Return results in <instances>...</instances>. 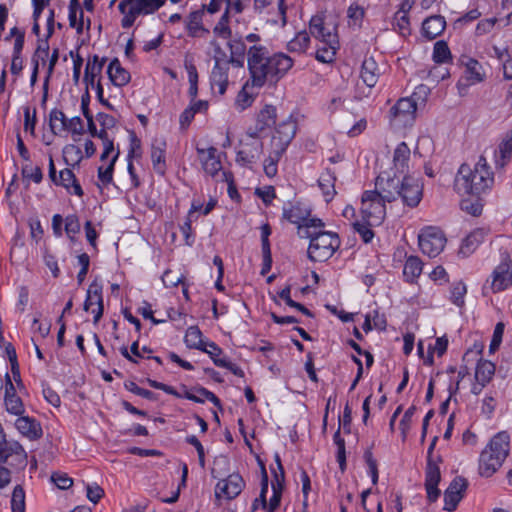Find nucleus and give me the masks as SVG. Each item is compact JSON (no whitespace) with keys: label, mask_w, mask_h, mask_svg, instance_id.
<instances>
[{"label":"nucleus","mask_w":512,"mask_h":512,"mask_svg":"<svg viewBox=\"0 0 512 512\" xmlns=\"http://www.w3.org/2000/svg\"><path fill=\"white\" fill-rule=\"evenodd\" d=\"M293 66V60L284 53L271 54L267 47L254 44L247 50V67L253 87H262L267 81L276 83Z\"/></svg>","instance_id":"1"},{"label":"nucleus","mask_w":512,"mask_h":512,"mask_svg":"<svg viewBox=\"0 0 512 512\" xmlns=\"http://www.w3.org/2000/svg\"><path fill=\"white\" fill-rule=\"evenodd\" d=\"M493 183V172L486 159L481 156L473 167L467 163L460 166L454 180V188L460 195H479L490 189Z\"/></svg>","instance_id":"2"},{"label":"nucleus","mask_w":512,"mask_h":512,"mask_svg":"<svg viewBox=\"0 0 512 512\" xmlns=\"http://www.w3.org/2000/svg\"><path fill=\"white\" fill-rule=\"evenodd\" d=\"M510 436L506 431L497 433L490 440L479 458V473L491 477L503 464L509 454Z\"/></svg>","instance_id":"3"},{"label":"nucleus","mask_w":512,"mask_h":512,"mask_svg":"<svg viewBox=\"0 0 512 512\" xmlns=\"http://www.w3.org/2000/svg\"><path fill=\"white\" fill-rule=\"evenodd\" d=\"M301 238L310 240L307 256L312 262H325L330 259L340 247L337 233L324 231L323 228L306 229Z\"/></svg>","instance_id":"4"},{"label":"nucleus","mask_w":512,"mask_h":512,"mask_svg":"<svg viewBox=\"0 0 512 512\" xmlns=\"http://www.w3.org/2000/svg\"><path fill=\"white\" fill-rule=\"evenodd\" d=\"M428 94L429 88L425 85H419L411 97L400 98L389 111L391 126L397 129L411 126L416 119L418 101L424 103Z\"/></svg>","instance_id":"5"},{"label":"nucleus","mask_w":512,"mask_h":512,"mask_svg":"<svg viewBox=\"0 0 512 512\" xmlns=\"http://www.w3.org/2000/svg\"><path fill=\"white\" fill-rule=\"evenodd\" d=\"M283 217L290 223L295 224L298 229V236L301 238L306 229L324 228V222L319 218H310V211L300 204L284 208Z\"/></svg>","instance_id":"6"},{"label":"nucleus","mask_w":512,"mask_h":512,"mask_svg":"<svg viewBox=\"0 0 512 512\" xmlns=\"http://www.w3.org/2000/svg\"><path fill=\"white\" fill-rule=\"evenodd\" d=\"M385 202L374 191H365L362 195L361 212L369 225L380 224L386 215Z\"/></svg>","instance_id":"7"},{"label":"nucleus","mask_w":512,"mask_h":512,"mask_svg":"<svg viewBox=\"0 0 512 512\" xmlns=\"http://www.w3.org/2000/svg\"><path fill=\"white\" fill-rule=\"evenodd\" d=\"M446 237L443 231L437 227H426L418 236L421 251L430 258L438 256L446 245Z\"/></svg>","instance_id":"8"},{"label":"nucleus","mask_w":512,"mask_h":512,"mask_svg":"<svg viewBox=\"0 0 512 512\" xmlns=\"http://www.w3.org/2000/svg\"><path fill=\"white\" fill-rule=\"evenodd\" d=\"M438 437L435 436L430 443L427 451V465L425 471V488L429 502H435L440 496L438 484L441 480L440 469L436 461L433 460V451Z\"/></svg>","instance_id":"9"},{"label":"nucleus","mask_w":512,"mask_h":512,"mask_svg":"<svg viewBox=\"0 0 512 512\" xmlns=\"http://www.w3.org/2000/svg\"><path fill=\"white\" fill-rule=\"evenodd\" d=\"M297 124L289 117L279 123L271 139L272 154L282 156L296 134Z\"/></svg>","instance_id":"10"},{"label":"nucleus","mask_w":512,"mask_h":512,"mask_svg":"<svg viewBox=\"0 0 512 512\" xmlns=\"http://www.w3.org/2000/svg\"><path fill=\"white\" fill-rule=\"evenodd\" d=\"M401 184L402 179L396 175L391 176L388 172H383L376 178L374 192L387 202H393L399 198Z\"/></svg>","instance_id":"11"},{"label":"nucleus","mask_w":512,"mask_h":512,"mask_svg":"<svg viewBox=\"0 0 512 512\" xmlns=\"http://www.w3.org/2000/svg\"><path fill=\"white\" fill-rule=\"evenodd\" d=\"M245 482L238 473L230 474L226 479L220 480L215 487V496L227 500L236 498L243 490Z\"/></svg>","instance_id":"12"},{"label":"nucleus","mask_w":512,"mask_h":512,"mask_svg":"<svg viewBox=\"0 0 512 512\" xmlns=\"http://www.w3.org/2000/svg\"><path fill=\"white\" fill-rule=\"evenodd\" d=\"M85 311H91L94 314V323H97L104 312L102 285L94 280L88 290L83 306Z\"/></svg>","instance_id":"13"},{"label":"nucleus","mask_w":512,"mask_h":512,"mask_svg":"<svg viewBox=\"0 0 512 512\" xmlns=\"http://www.w3.org/2000/svg\"><path fill=\"white\" fill-rule=\"evenodd\" d=\"M468 487V481L461 476L455 477L444 493V509L452 512L464 496Z\"/></svg>","instance_id":"14"},{"label":"nucleus","mask_w":512,"mask_h":512,"mask_svg":"<svg viewBox=\"0 0 512 512\" xmlns=\"http://www.w3.org/2000/svg\"><path fill=\"white\" fill-rule=\"evenodd\" d=\"M400 192L399 198L410 207H416L422 199V185L410 176L402 178Z\"/></svg>","instance_id":"15"},{"label":"nucleus","mask_w":512,"mask_h":512,"mask_svg":"<svg viewBox=\"0 0 512 512\" xmlns=\"http://www.w3.org/2000/svg\"><path fill=\"white\" fill-rule=\"evenodd\" d=\"M252 137L253 140L244 143L242 148L237 152L236 161L243 166L255 163L262 153V143L255 139V135H252Z\"/></svg>","instance_id":"16"},{"label":"nucleus","mask_w":512,"mask_h":512,"mask_svg":"<svg viewBox=\"0 0 512 512\" xmlns=\"http://www.w3.org/2000/svg\"><path fill=\"white\" fill-rule=\"evenodd\" d=\"M197 152L204 171L212 177L216 176L222 169L221 161L217 155V149L215 147L208 149L197 148Z\"/></svg>","instance_id":"17"},{"label":"nucleus","mask_w":512,"mask_h":512,"mask_svg":"<svg viewBox=\"0 0 512 512\" xmlns=\"http://www.w3.org/2000/svg\"><path fill=\"white\" fill-rule=\"evenodd\" d=\"M17 430L30 440H37L42 436V427L34 418L20 416L15 421Z\"/></svg>","instance_id":"18"},{"label":"nucleus","mask_w":512,"mask_h":512,"mask_svg":"<svg viewBox=\"0 0 512 512\" xmlns=\"http://www.w3.org/2000/svg\"><path fill=\"white\" fill-rule=\"evenodd\" d=\"M327 36V41L321 42L322 45L316 51V59L322 63L332 62L338 49L337 35L333 31H328Z\"/></svg>","instance_id":"19"},{"label":"nucleus","mask_w":512,"mask_h":512,"mask_svg":"<svg viewBox=\"0 0 512 512\" xmlns=\"http://www.w3.org/2000/svg\"><path fill=\"white\" fill-rule=\"evenodd\" d=\"M229 66L226 62L217 60L211 72V86L213 89L217 87L220 95H223L227 89Z\"/></svg>","instance_id":"20"},{"label":"nucleus","mask_w":512,"mask_h":512,"mask_svg":"<svg viewBox=\"0 0 512 512\" xmlns=\"http://www.w3.org/2000/svg\"><path fill=\"white\" fill-rule=\"evenodd\" d=\"M107 74L112 84L117 87L125 86L131 79L130 73L121 66L118 58H114L109 63Z\"/></svg>","instance_id":"21"},{"label":"nucleus","mask_w":512,"mask_h":512,"mask_svg":"<svg viewBox=\"0 0 512 512\" xmlns=\"http://www.w3.org/2000/svg\"><path fill=\"white\" fill-rule=\"evenodd\" d=\"M445 27L446 21L444 17L440 15L431 16L424 20L422 33L427 39L433 40L444 31Z\"/></svg>","instance_id":"22"},{"label":"nucleus","mask_w":512,"mask_h":512,"mask_svg":"<svg viewBox=\"0 0 512 512\" xmlns=\"http://www.w3.org/2000/svg\"><path fill=\"white\" fill-rule=\"evenodd\" d=\"M380 76V70L373 57L365 58L362 67L360 77L363 82L370 88L374 87L378 82Z\"/></svg>","instance_id":"23"},{"label":"nucleus","mask_w":512,"mask_h":512,"mask_svg":"<svg viewBox=\"0 0 512 512\" xmlns=\"http://www.w3.org/2000/svg\"><path fill=\"white\" fill-rule=\"evenodd\" d=\"M165 147L166 143L161 140H154L151 146V161L153 169L159 175H164L166 171Z\"/></svg>","instance_id":"24"},{"label":"nucleus","mask_w":512,"mask_h":512,"mask_svg":"<svg viewBox=\"0 0 512 512\" xmlns=\"http://www.w3.org/2000/svg\"><path fill=\"white\" fill-rule=\"evenodd\" d=\"M335 171L327 168L318 179V186L321 189L326 202H330L335 194V182H336Z\"/></svg>","instance_id":"25"},{"label":"nucleus","mask_w":512,"mask_h":512,"mask_svg":"<svg viewBox=\"0 0 512 512\" xmlns=\"http://www.w3.org/2000/svg\"><path fill=\"white\" fill-rule=\"evenodd\" d=\"M512 283V274L507 264L499 265L493 272L491 287L494 292L507 288Z\"/></svg>","instance_id":"26"},{"label":"nucleus","mask_w":512,"mask_h":512,"mask_svg":"<svg viewBox=\"0 0 512 512\" xmlns=\"http://www.w3.org/2000/svg\"><path fill=\"white\" fill-rule=\"evenodd\" d=\"M182 397L191 400L196 403H204L205 400L211 401L215 406L221 408V402L219 398L211 391L207 390L203 387H198L194 389V392L189 391L185 388L184 394Z\"/></svg>","instance_id":"27"},{"label":"nucleus","mask_w":512,"mask_h":512,"mask_svg":"<svg viewBox=\"0 0 512 512\" xmlns=\"http://www.w3.org/2000/svg\"><path fill=\"white\" fill-rule=\"evenodd\" d=\"M8 385L9 387L6 388V394H5V406L9 413L21 416L24 412V406L22 403V400L19 396L15 394L14 387L8 378Z\"/></svg>","instance_id":"28"},{"label":"nucleus","mask_w":512,"mask_h":512,"mask_svg":"<svg viewBox=\"0 0 512 512\" xmlns=\"http://www.w3.org/2000/svg\"><path fill=\"white\" fill-rule=\"evenodd\" d=\"M203 15V10H196L189 14L186 27L191 37H201L209 32L202 24Z\"/></svg>","instance_id":"29"},{"label":"nucleus","mask_w":512,"mask_h":512,"mask_svg":"<svg viewBox=\"0 0 512 512\" xmlns=\"http://www.w3.org/2000/svg\"><path fill=\"white\" fill-rule=\"evenodd\" d=\"M276 108L272 105H266L258 114L256 121V133L264 131L276 122Z\"/></svg>","instance_id":"30"},{"label":"nucleus","mask_w":512,"mask_h":512,"mask_svg":"<svg viewBox=\"0 0 512 512\" xmlns=\"http://www.w3.org/2000/svg\"><path fill=\"white\" fill-rule=\"evenodd\" d=\"M230 49V62L235 67H243L246 45L242 39H233L228 43Z\"/></svg>","instance_id":"31"},{"label":"nucleus","mask_w":512,"mask_h":512,"mask_svg":"<svg viewBox=\"0 0 512 512\" xmlns=\"http://www.w3.org/2000/svg\"><path fill=\"white\" fill-rule=\"evenodd\" d=\"M495 374V365L488 360H480L476 366L475 379L482 385H487Z\"/></svg>","instance_id":"32"},{"label":"nucleus","mask_w":512,"mask_h":512,"mask_svg":"<svg viewBox=\"0 0 512 512\" xmlns=\"http://www.w3.org/2000/svg\"><path fill=\"white\" fill-rule=\"evenodd\" d=\"M484 233L482 230H475L470 233L462 242L459 254L464 257L469 256L474 252L476 247L483 241Z\"/></svg>","instance_id":"33"},{"label":"nucleus","mask_w":512,"mask_h":512,"mask_svg":"<svg viewBox=\"0 0 512 512\" xmlns=\"http://www.w3.org/2000/svg\"><path fill=\"white\" fill-rule=\"evenodd\" d=\"M423 263L417 256H410L407 258L403 275L407 281L413 282L416 278H418L422 272Z\"/></svg>","instance_id":"34"},{"label":"nucleus","mask_w":512,"mask_h":512,"mask_svg":"<svg viewBox=\"0 0 512 512\" xmlns=\"http://www.w3.org/2000/svg\"><path fill=\"white\" fill-rule=\"evenodd\" d=\"M56 185H61L66 189H69L70 186H72L74 194L80 197L83 195V190L76 180L74 173L70 169H63L60 171L58 183Z\"/></svg>","instance_id":"35"},{"label":"nucleus","mask_w":512,"mask_h":512,"mask_svg":"<svg viewBox=\"0 0 512 512\" xmlns=\"http://www.w3.org/2000/svg\"><path fill=\"white\" fill-rule=\"evenodd\" d=\"M184 342L188 348L202 350L204 344L203 335L198 326H190L185 333Z\"/></svg>","instance_id":"36"},{"label":"nucleus","mask_w":512,"mask_h":512,"mask_svg":"<svg viewBox=\"0 0 512 512\" xmlns=\"http://www.w3.org/2000/svg\"><path fill=\"white\" fill-rule=\"evenodd\" d=\"M410 148L405 142H401L395 149L393 155V163L395 168L404 172L405 168L408 166V161L410 159Z\"/></svg>","instance_id":"37"},{"label":"nucleus","mask_w":512,"mask_h":512,"mask_svg":"<svg viewBox=\"0 0 512 512\" xmlns=\"http://www.w3.org/2000/svg\"><path fill=\"white\" fill-rule=\"evenodd\" d=\"M309 31L313 37L319 39L321 42H325L328 39L327 32L332 30L325 26L322 17L313 16L310 20Z\"/></svg>","instance_id":"38"},{"label":"nucleus","mask_w":512,"mask_h":512,"mask_svg":"<svg viewBox=\"0 0 512 512\" xmlns=\"http://www.w3.org/2000/svg\"><path fill=\"white\" fill-rule=\"evenodd\" d=\"M66 118V115L61 110L55 108L50 111L49 126L54 135H58L60 132L65 131Z\"/></svg>","instance_id":"39"},{"label":"nucleus","mask_w":512,"mask_h":512,"mask_svg":"<svg viewBox=\"0 0 512 512\" xmlns=\"http://www.w3.org/2000/svg\"><path fill=\"white\" fill-rule=\"evenodd\" d=\"M309 43V33L306 31H300L291 41L288 42L287 49L290 52L303 53L308 48Z\"/></svg>","instance_id":"40"},{"label":"nucleus","mask_w":512,"mask_h":512,"mask_svg":"<svg viewBox=\"0 0 512 512\" xmlns=\"http://www.w3.org/2000/svg\"><path fill=\"white\" fill-rule=\"evenodd\" d=\"M25 452L24 448L18 442H8L4 438V441L0 444V460L3 462L4 460L11 458L12 455L18 454L21 456V453Z\"/></svg>","instance_id":"41"},{"label":"nucleus","mask_w":512,"mask_h":512,"mask_svg":"<svg viewBox=\"0 0 512 512\" xmlns=\"http://www.w3.org/2000/svg\"><path fill=\"white\" fill-rule=\"evenodd\" d=\"M482 66L474 59H469L466 64V77L470 84H475L483 81V74L481 72Z\"/></svg>","instance_id":"42"},{"label":"nucleus","mask_w":512,"mask_h":512,"mask_svg":"<svg viewBox=\"0 0 512 512\" xmlns=\"http://www.w3.org/2000/svg\"><path fill=\"white\" fill-rule=\"evenodd\" d=\"M165 4V0H135L134 6L142 15L152 14Z\"/></svg>","instance_id":"43"},{"label":"nucleus","mask_w":512,"mask_h":512,"mask_svg":"<svg viewBox=\"0 0 512 512\" xmlns=\"http://www.w3.org/2000/svg\"><path fill=\"white\" fill-rule=\"evenodd\" d=\"M451 59L450 49L445 41H437L433 48V60L436 63H446Z\"/></svg>","instance_id":"44"},{"label":"nucleus","mask_w":512,"mask_h":512,"mask_svg":"<svg viewBox=\"0 0 512 512\" xmlns=\"http://www.w3.org/2000/svg\"><path fill=\"white\" fill-rule=\"evenodd\" d=\"M12 512H25V492L22 486L17 485L11 497Z\"/></svg>","instance_id":"45"},{"label":"nucleus","mask_w":512,"mask_h":512,"mask_svg":"<svg viewBox=\"0 0 512 512\" xmlns=\"http://www.w3.org/2000/svg\"><path fill=\"white\" fill-rule=\"evenodd\" d=\"M460 206L463 211L474 217L481 215L483 210V204L479 198L463 199Z\"/></svg>","instance_id":"46"},{"label":"nucleus","mask_w":512,"mask_h":512,"mask_svg":"<svg viewBox=\"0 0 512 512\" xmlns=\"http://www.w3.org/2000/svg\"><path fill=\"white\" fill-rule=\"evenodd\" d=\"M467 292L466 285L463 282H457L452 286L451 301L458 307L464 305V296Z\"/></svg>","instance_id":"47"},{"label":"nucleus","mask_w":512,"mask_h":512,"mask_svg":"<svg viewBox=\"0 0 512 512\" xmlns=\"http://www.w3.org/2000/svg\"><path fill=\"white\" fill-rule=\"evenodd\" d=\"M103 68L101 66V64H93V65H90V64H86V67H85V75H84V82L86 83L87 86H94L96 85L95 84V80L98 76L101 75V72H102Z\"/></svg>","instance_id":"48"},{"label":"nucleus","mask_w":512,"mask_h":512,"mask_svg":"<svg viewBox=\"0 0 512 512\" xmlns=\"http://www.w3.org/2000/svg\"><path fill=\"white\" fill-rule=\"evenodd\" d=\"M119 152H117L109 162V165L104 169L103 167L98 168V178L103 184H109L112 181L114 164L118 158Z\"/></svg>","instance_id":"49"},{"label":"nucleus","mask_w":512,"mask_h":512,"mask_svg":"<svg viewBox=\"0 0 512 512\" xmlns=\"http://www.w3.org/2000/svg\"><path fill=\"white\" fill-rule=\"evenodd\" d=\"M51 481L62 490H66L73 485V480L66 473L54 472L51 475Z\"/></svg>","instance_id":"50"},{"label":"nucleus","mask_w":512,"mask_h":512,"mask_svg":"<svg viewBox=\"0 0 512 512\" xmlns=\"http://www.w3.org/2000/svg\"><path fill=\"white\" fill-rule=\"evenodd\" d=\"M406 9H400L395 14L396 25L402 35L409 33V18Z\"/></svg>","instance_id":"51"},{"label":"nucleus","mask_w":512,"mask_h":512,"mask_svg":"<svg viewBox=\"0 0 512 512\" xmlns=\"http://www.w3.org/2000/svg\"><path fill=\"white\" fill-rule=\"evenodd\" d=\"M370 226L369 222H367V224L360 222L353 223L354 230L361 236L364 243H369L374 237V232Z\"/></svg>","instance_id":"52"},{"label":"nucleus","mask_w":512,"mask_h":512,"mask_svg":"<svg viewBox=\"0 0 512 512\" xmlns=\"http://www.w3.org/2000/svg\"><path fill=\"white\" fill-rule=\"evenodd\" d=\"M213 31L215 34L222 38H228L231 35V30L228 26V11H225V13L222 15Z\"/></svg>","instance_id":"53"},{"label":"nucleus","mask_w":512,"mask_h":512,"mask_svg":"<svg viewBox=\"0 0 512 512\" xmlns=\"http://www.w3.org/2000/svg\"><path fill=\"white\" fill-rule=\"evenodd\" d=\"M80 231V222L76 215H68L65 218V232L72 239Z\"/></svg>","instance_id":"54"},{"label":"nucleus","mask_w":512,"mask_h":512,"mask_svg":"<svg viewBox=\"0 0 512 512\" xmlns=\"http://www.w3.org/2000/svg\"><path fill=\"white\" fill-rule=\"evenodd\" d=\"M99 138L103 142V152L100 156L101 161H105L109 155L114 151V144L111 139L108 138V134L105 130L99 131Z\"/></svg>","instance_id":"55"},{"label":"nucleus","mask_w":512,"mask_h":512,"mask_svg":"<svg viewBox=\"0 0 512 512\" xmlns=\"http://www.w3.org/2000/svg\"><path fill=\"white\" fill-rule=\"evenodd\" d=\"M65 131H70L74 135H82L84 133L83 121L79 116L66 118Z\"/></svg>","instance_id":"56"},{"label":"nucleus","mask_w":512,"mask_h":512,"mask_svg":"<svg viewBox=\"0 0 512 512\" xmlns=\"http://www.w3.org/2000/svg\"><path fill=\"white\" fill-rule=\"evenodd\" d=\"M182 280L183 276L172 270L165 271L162 276L163 284L167 288L176 287L178 284L182 283Z\"/></svg>","instance_id":"57"},{"label":"nucleus","mask_w":512,"mask_h":512,"mask_svg":"<svg viewBox=\"0 0 512 512\" xmlns=\"http://www.w3.org/2000/svg\"><path fill=\"white\" fill-rule=\"evenodd\" d=\"M186 442L198 450V462L201 468H205V451L204 447L195 435L186 437Z\"/></svg>","instance_id":"58"},{"label":"nucleus","mask_w":512,"mask_h":512,"mask_svg":"<svg viewBox=\"0 0 512 512\" xmlns=\"http://www.w3.org/2000/svg\"><path fill=\"white\" fill-rule=\"evenodd\" d=\"M201 351L207 353L213 360L214 364L215 359H225V357H220L223 351L215 342L206 340V343L204 344V347Z\"/></svg>","instance_id":"59"},{"label":"nucleus","mask_w":512,"mask_h":512,"mask_svg":"<svg viewBox=\"0 0 512 512\" xmlns=\"http://www.w3.org/2000/svg\"><path fill=\"white\" fill-rule=\"evenodd\" d=\"M503 333H504V324L499 322L496 324L494 332H493V337H492V340H491V343L489 346L490 352H495L499 348V346L502 342Z\"/></svg>","instance_id":"60"},{"label":"nucleus","mask_w":512,"mask_h":512,"mask_svg":"<svg viewBox=\"0 0 512 512\" xmlns=\"http://www.w3.org/2000/svg\"><path fill=\"white\" fill-rule=\"evenodd\" d=\"M78 262L81 265V269L77 274V281H78V284L80 285L83 283V281L88 273V269H89V265H90V258L88 256V254L82 253L81 255H79Z\"/></svg>","instance_id":"61"},{"label":"nucleus","mask_w":512,"mask_h":512,"mask_svg":"<svg viewBox=\"0 0 512 512\" xmlns=\"http://www.w3.org/2000/svg\"><path fill=\"white\" fill-rule=\"evenodd\" d=\"M499 152L503 160L509 159L512 153V130L508 132L499 145Z\"/></svg>","instance_id":"62"},{"label":"nucleus","mask_w":512,"mask_h":512,"mask_svg":"<svg viewBox=\"0 0 512 512\" xmlns=\"http://www.w3.org/2000/svg\"><path fill=\"white\" fill-rule=\"evenodd\" d=\"M27 455L26 452H22L21 456L14 454L11 458L4 460L2 463L15 469H22L26 466Z\"/></svg>","instance_id":"63"},{"label":"nucleus","mask_w":512,"mask_h":512,"mask_svg":"<svg viewBox=\"0 0 512 512\" xmlns=\"http://www.w3.org/2000/svg\"><path fill=\"white\" fill-rule=\"evenodd\" d=\"M281 156L272 154L264 161V172L268 177H274L277 174V162Z\"/></svg>","instance_id":"64"}]
</instances>
